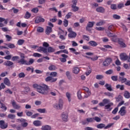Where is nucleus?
<instances>
[{
    "label": "nucleus",
    "mask_w": 130,
    "mask_h": 130,
    "mask_svg": "<svg viewBox=\"0 0 130 130\" xmlns=\"http://www.w3.org/2000/svg\"><path fill=\"white\" fill-rule=\"evenodd\" d=\"M24 43H25V40L20 39L18 41L17 44L18 45H23V44H24Z\"/></svg>",
    "instance_id": "37998d69"
},
{
    "label": "nucleus",
    "mask_w": 130,
    "mask_h": 130,
    "mask_svg": "<svg viewBox=\"0 0 130 130\" xmlns=\"http://www.w3.org/2000/svg\"><path fill=\"white\" fill-rule=\"evenodd\" d=\"M63 25L64 27H68V25H69V21L67 19H64L63 21Z\"/></svg>",
    "instance_id": "774afa93"
},
{
    "label": "nucleus",
    "mask_w": 130,
    "mask_h": 130,
    "mask_svg": "<svg viewBox=\"0 0 130 130\" xmlns=\"http://www.w3.org/2000/svg\"><path fill=\"white\" fill-rule=\"evenodd\" d=\"M33 62H34V60L32 58H30L29 61L27 62V61H26L25 63H24V64H26V66H30L32 64Z\"/></svg>",
    "instance_id": "393cba45"
},
{
    "label": "nucleus",
    "mask_w": 130,
    "mask_h": 130,
    "mask_svg": "<svg viewBox=\"0 0 130 130\" xmlns=\"http://www.w3.org/2000/svg\"><path fill=\"white\" fill-rule=\"evenodd\" d=\"M113 105V103H109L108 105H106L105 106V109L107 110L108 111H111L112 110V108H111V106Z\"/></svg>",
    "instance_id": "ddd939ff"
},
{
    "label": "nucleus",
    "mask_w": 130,
    "mask_h": 130,
    "mask_svg": "<svg viewBox=\"0 0 130 130\" xmlns=\"http://www.w3.org/2000/svg\"><path fill=\"white\" fill-rule=\"evenodd\" d=\"M105 28L103 27H96L95 29L98 30V31H104Z\"/></svg>",
    "instance_id": "052dcab7"
},
{
    "label": "nucleus",
    "mask_w": 130,
    "mask_h": 130,
    "mask_svg": "<svg viewBox=\"0 0 130 130\" xmlns=\"http://www.w3.org/2000/svg\"><path fill=\"white\" fill-rule=\"evenodd\" d=\"M88 44L92 46V47H95L98 45V43L94 41H90L88 42Z\"/></svg>",
    "instance_id": "a211bd4d"
},
{
    "label": "nucleus",
    "mask_w": 130,
    "mask_h": 130,
    "mask_svg": "<svg viewBox=\"0 0 130 130\" xmlns=\"http://www.w3.org/2000/svg\"><path fill=\"white\" fill-rule=\"evenodd\" d=\"M70 72L67 71L66 72V76L68 77V78L69 79V80H72V76H71V75L70 74Z\"/></svg>",
    "instance_id": "680f3d73"
},
{
    "label": "nucleus",
    "mask_w": 130,
    "mask_h": 130,
    "mask_svg": "<svg viewBox=\"0 0 130 130\" xmlns=\"http://www.w3.org/2000/svg\"><path fill=\"white\" fill-rule=\"evenodd\" d=\"M45 81L46 82H51V83H53L57 81V78H54L52 76H49L45 79Z\"/></svg>",
    "instance_id": "6e6552de"
},
{
    "label": "nucleus",
    "mask_w": 130,
    "mask_h": 130,
    "mask_svg": "<svg viewBox=\"0 0 130 130\" xmlns=\"http://www.w3.org/2000/svg\"><path fill=\"white\" fill-rule=\"evenodd\" d=\"M37 111L40 112V113H46V109H38Z\"/></svg>",
    "instance_id": "72a5a7b5"
},
{
    "label": "nucleus",
    "mask_w": 130,
    "mask_h": 130,
    "mask_svg": "<svg viewBox=\"0 0 130 130\" xmlns=\"http://www.w3.org/2000/svg\"><path fill=\"white\" fill-rule=\"evenodd\" d=\"M73 73L74 74H79L80 73V68L78 67H74L73 69Z\"/></svg>",
    "instance_id": "b1692460"
},
{
    "label": "nucleus",
    "mask_w": 130,
    "mask_h": 130,
    "mask_svg": "<svg viewBox=\"0 0 130 130\" xmlns=\"http://www.w3.org/2000/svg\"><path fill=\"white\" fill-rule=\"evenodd\" d=\"M13 64H14V63L9 60L4 63V65L6 66V67H11V66H13Z\"/></svg>",
    "instance_id": "5701e85b"
},
{
    "label": "nucleus",
    "mask_w": 130,
    "mask_h": 130,
    "mask_svg": "<svg viewBox=\"0 0 130 130\" xmlns=\"http://www.w3.org/2000/svg\"><path fill=\"white\" fill-rule=\"evenodd\" d=\"M93 119L94 121H96V122H100V121H101V118H100L99 117H94Z\"/></svg>",
    "instance_id": "603ef678"
},
{
    "label": "nucleus",
    "mask_w": 130,
    "mask_h": 130,
    "mask_svg": "<svg viewBox=\"0 0 130 130\" xmlns=\"http://www.w3.org/2000/svg\"><path fill=\"white\" fill-rule=\"evenodd\" d=\"M96 127L97 128H103L104 127V128H105V124H103V123H101V124H99L98 125H96Z\"/></svg>",
    "instance_id": "4c0bfd02"
},
{
    "label": "nucleus",
    "mask_w": 130,
    "mask_h": 130,
    "mask_svg": "<svg viewBox=\"0 0 130 130\" xmlns=\"http://www.w3.org/2000/svg\"><path fill=\"white\" fill-rule=\"evenodd\" d=\"M30 17H31V14H30L29 12L27 11L25 14V19H29Z\"/></svg>",
    "instance_id": "5fc2aeb1"
},
{
    "label": "nucleus",
    "mask_w": 130,
    "mask_h": 130,
    "mask_svg": "<svg viewBox=\"0 0 130 130\" xmlns=\"http://www.w3.org/2000/svg\"><path fill=\"white\" fill-rule=\"evenodd\" d=\"M4 83L7 86H11V82L10 80L8 79V78H5L4 80Z\"/></svg>",
    "instance_id": "6ab92c4d"
},
{
    "label": "nucleus",
    "mask_w": 130,
    "mask_h": 130,
    "mask_svg": "<svg viewBox=\"0 0 130 130\" xmlns=\"http://www.w3.org/2000/svg\"><path fill=\"white\" fill-rule=\"evenodd\" d=\"M113 18L115 20H119V19H120V16L118 15L117 14H114L113 15Z\"/></svg>",
    "instance_id": "09e8293b"
},
{
    "label": "nucleus",
    "mask_w": 130,
    "mask_h": 130,
    "mask_svg": "<svg viewBox=\"0 0 130 130\" xmlns=\"http://www.w3.org/2000/svg\"><path fill=\"white\" fill-rule=\"evenodd\" d=\"M106 33L109 37H114V35H113V34L109 31H106Z\"/></svg>",
    "instance_id": "0e129e2a"
},
{
    "label": "nucleus",
    "mask_w": 130,
    "mask_h": 130,
    "mask_svg": "<svg viewBox=\"0 0 130 130\" xmlns=\"http://www.w3.org/2000/svg\"><path fill=\"white\" fill-rule=\"evenodd\" d=\"M61 56H62V57L59 58V60L61 61V62H66V61H67V58L69 57L68 55L64 54H61Z\"/></svg>",
    "instance_id": "9d476101"
},
{
    "label": "nucleus",
    "mask_w": 130,
    "mask_h": 130,
    "mask_svg": "<svg viewBox=\"0 0 130 130\" xmlns=\"http://www.w3.org/2000/svg\"><path fill=\"white\" fill-rule=\"evenodd\" d=\"M96 11L98 13H105V9L102 7H99L96 9Z\"/></svg>",
    "instance_id": "dca6fc26"
},
{
    "label": "nucleus",
    "mask_w": 130,
    "mask_h": 130,
    "mask_svg": "<svg viewBox=\"0 0 130 130\" xmlns=\"http://www.w3.org/2000/svg\"><path fill=\"white\" fill-rule=\"evenodd\" d=\"M51 32H52V28L47 26L46 30V34H47V35H49Z\"/></svg>",
    "instance_id": "aec40b11"
},
{
    "label": "nucleus",
    "mask_w": 130,
    "mask_h": 130,
    "mask_svg": "<svg viewBox=\"0 0 130 130\" xmlns=\"http://www.w3.org/2000/svg\"><path fill=\"white\" fill-rule=\"evenodd\" d=\"M66 97L68 98L69 102H71V101H72V99H71V93H70L69 92H67Z\"/></svg>",
    "instance_id": "58836bf2"
},
{
    "label": "nucleus",
    "mask_w": 130,
    "mask_h": 130,
    "mask_svg": "<svg viewBox=\"0 0 130 130\" xmlns=\"http://www.w3.org/2000/svg\"><path fill=\"white\" fill-rule=\"evenodd\" d=\"M50 76L51 77H52L53 78V77H57V72H51L50 73Z\"/></svg>",
    "instance_id": "c03bdc74"
},
{
    "label": "nucleus",
    "mask_w": 130,
    "mask_h": 130,
    "mask_svg": "<svg viewBox=\"0 0 130 130\" xmlns=\"http://www.w3.org/2000/svg\"><path fill=\"white\" fill-rule=\"evenodd\" d=\"M87 119L88 123L89 122H94V118H88Z\"/></svg>",
    "instance_id": "69168bd1"
},
{
    "label": "nucleus",
    "mask_w": 130,
    "mask_h": 130,
    "mask_svg": "<svg viewBox=\"0 0 130 130\" xmlns=\"http://www.w3.org/2000/svg\"><path fill=\"white\" fill-rule=\"evenodd\" d=\"M11 103L13 107L15 109H17L18 110L19 109H20L21 106H20V105L17 104V103L15 102V100H11Z\"/></svg>",
    "instance_id": "0eeeda50"
},
{
    "label": "nucleus",
    "mask_w": 130,
    "mask_h": 130,
    "mask_svg": "<svg viewBox=\"0 0 130 130\" xmlns=\"http://www.w3.org/2000/svg\"><path fill=\"white\" fill-rule=\"evenodd\" d=\"M116 88L117 89H120V90H124V85H116Z\"/></svg>",
    "instance_id": "ea45409f"
},
{
    "label": "nucleus",
    "mask_w": 130,
    "mask_h": 130,
    "mask_svg": "<svg viewBox=\"0 0 130 130\" xmlns=\"http://www.w3.org/2000/svg\"><path fill=\"white\" fill-rule=\"evenodd\" d=\"M103 78H104L103 75H98L96 76V80H101V79H103Z\"/></svg>",
    "instance_id": "6e6d98bb"
},
{
    "label": "nucleus",
    "mask_w": 130,
    "mask_h": 130,
    "mask_svg": "<svg viewBox=\"0 0 130 130\" xmlns=\"http://www.w3.org/2000/svg\"><path fill=\"white\" fill-rule=\"evenodd\" d=\"M61 118L62 121L65 122L69 121V114L67 112H63L61 114Z\"/></svg>",
    "instance_id": "39448f33"
},
{
    "label": "nucleus",
    "mask_w": 130,
    "mask_h": 130,
    "mask_svg": "<svg viewBox=\"0 0 130 130\" xmlns=\"http://www.w3.org/2000/svg\"><path fill=\"white\" fill-rule=\"evenodd\" d=\"M44 21L45 20L44 18H42V17L38 16L36 17L35 22L36 24H38V23H41V22H44Z\"/></svg>",
    "instance_id": "2eb2a0df"
},
{
    "label": "nucleus",
    "mask_w": 130,
    "mask_h": 130,
    "mask_svg": "<svg viewBox=\"0 0 130 130\" xmlns=\"http://www.w3.org/2000/svg\"><path fill=\"white\" fill-rule=\"evenodd\" d=\"M124 96L125 98L128 99V98H130L129 92H128V91H125V92L124 93Z\"/></svg>",
    "instance_id": "79ce46f5"
},
{
    "label": "nucleus",
    "mask_w": 130,
    "mask_h": 130,
    "mask_svg": "<svg viewBox=\"0 0 130 130\" xmlns=\"http://www.w3.org/2000/svg\"><path fill=\"white\" fill-rule=\"evenodd\" d=\"M42 130H51V127L48 125L42 126L41 127Z\"/></svg>",
    "instance_id": "412c9836"
},
{
    "label": "nucleus",
    "mask_w": 130,
    "mask_h": 130,
    "mask_svg": "<svg viewBox=\"0 0 130 130\" xmlns=\"http://www.w3.org/2000/svg\"><path fill=\"white\" fill-rule=\"evenodd\" d=\"M8 47H9V48H15V47H16V46H15V44H12V43H10L9 44L7 45Z\"/></svg>",
    "instance_id": "de8ad7c7"
},
{
    "label": "nucleus",
    "mask_w": 130,
    "mask_h": 130,
    "mask_svg": "<svg viewBox=\"0 0 130 130\" xmlns=\"http://www.w3.org/2000/svg\"><path fill=\"white\" fill-rule=\"evenodd\" d=\"M111 62H112V59L108 58L103 62V66H104V67H108Z\"/></svg>",
    "instance_id": "423d86ee"
},
{
    "label": "nucleus",
    "mask_w": 130,
    "mask_h": 130,
    "mask_svg": "<svg viewBox=\"0 0 130 130\" xmlns=\"http://www.w3.org/2000/svg\"><path fill=\"white\" fill-rule=\"evenodd\" d=\"M83 90H84V91H85V92H86V93H87L89 95H91V91H90V89H89V88L87 87H83Z\"/></svg>",
    "instance_id": "c85d7f7f"
},
{
    "label": "nucleus",
    "mask_w": 130,
    "mask_h": 130,
    "mask_svg": "<svg viewBox=\"0 0 130 130\" xmlns=\"http://www.w3.org/2000/svg\"><path fill=\"white\" fill-rule=\"evenodd\" d=\"M33 88L37 89V92L40 94H43V95H47L48 93V86L44 84H41L38 85L37 84H34L32 85Z\"/></svg>",
    "instance_id": "f257e3e1"
},
{
    "label": "nucleus",
    "mask_w": 130,
    "mask_h": 130,
    "mask_svg": "<svg viewBox=\"0 0 130 130\" xmlns=\"http://www.w3.org/2000/svg\"><path fill=\"white\" fill-rule=\"evenodd\" d=\"M113 70L110 69L106 71L105 74H106V75H113Z\"/></svg>",
    "instance_id": "a19ab883"
},
{
    "label": "nucleus",
    "mask_w": 130,
    "mask_h": 130,
    "mask_svg": "<svg viewBox=\"0 0 130 130\" xmlns=\"http://www.w3.org/2000/svg\"><path fill=\"white\" fill-rule=\"evenodd\" d=\"M6 88V85L4 83H2L0 85V91H2V90L5 89Z\"/></svg>",
    "instance_id": "bf43d9fd"
},
{
    "label": "nucleus",
    "mask_w": 130,
    "mask_h": 130,
    "mask_svg": "<svg viewBox=\"0 0 130 130\" xmlns=\"http://www.w3.org/2000/svg\"><path fill=\"white\" fill-rule=\"evenodd\" d=\"M37 51H38L39 52H41V51H43L44 53H46V54H47V52H54V51H55V49L51 47H49L48 48V49L43 47H39L37 49Z\"/></svg>",
    "instance_id": "f03ea898"
},
{
    "label": "nucleus",
    "mask_w": 130,
    "mask_h": 130,
    "mask_svg": "<svg viewBox=\"0 0 130 130\" xmlns=\"http://www.w3.org/2000/svg\"><path fill=\"white\" fill-rule=\"evenodd\" d=\"M111 9H112V10H116V9H117V7L116 4H112L111 5Z\"/></svg>",
    "instance_id": "338daca9"
},
{
    "label": "nucleus",
    "mask_w": 130,
    "mask_h": 130,
    "mask_svg": "<svg viewBox=\"0 0 130 130\" xmlns=\"http://www.w3.org/2000/svg\"><path fill=\"white\" fill-rule=\"evenodd\" d=\"M5 37L7 39V41H8V42H10V41H11V40H12V37L8 35H6L5 36Z\"/></svg>",
    "instance_id": "e2e57ef3"
},
{
    "label": "nucleus",
    "mask_w": 130,
    "mask_h": 130,
    "mask_svg": "<svg viewBox=\"0 0 130 130\" xmlns=\"http://www.w3.org/2000/svg\"><path fill=\"white\" fill-rule=\"evenodd\" d=\"M94 24H95V22L94 21H89L87 23V26L86 27V29L87 31H90V28H92L93 26H94Z\"/></svg>",
    "instance_id": "1a4fd4ad"
},
{
    "label": "nucleus",
    "mask_w": 130,
    "mask_h": 130,
    "mask_svg": "<svg viewBox=\"0 0 130 130\" xmlns=\"http://www.w3.org/2000/svg\"><path fill=\"white\" fill-rule=\"evenodd\" d=\"M103 102L105 104H108V103H110V100H109V99H105L103 100Z\"/></svg>",
    "instance_id": "8fccbe9b"
},
{
    "label": "nucleus",
    "mask_w": 130,
    "mask_h": 130,
    "mask_svg": "<svg viewBox=\"0 0 130 130\" xmlns=\"http://www.w3.org/2000/svg\"><path fill=\"white\" fill-rule=\"evenodd\" d=\"M32 56H34L35 57H41L42 55L38 53H35L33 54Z\"/></svg>",
    "instance_id": "3c124183"
},
{
    "label": "nucleus",
    "mask_w": 130,
    "mask_h": 130,
    "mask_svg": "<svg viewBox=\"0 0 130 130\" xmlns=\"http://www.w3.org/2000/svg\"><path fill=\"white\" fill-rule=\"evenodd\" d=\"M105 95L106 96H108V97H111V98H113V96H114V94L113 93H110L109 92H105Z\"/></svg>",
    "instance_id": "f704fd0d"
},
{
    "label": "nucleus",
    "mask_w": 130,
    "mask_h": 130,
    "mask_svg": "<svg viewBox=\"0 0 130 130\" xmlns=\"http://www.w3.org/2000/svg\"><path fill=\"white\" fill-rule=\"evenodd\" d=\"M20 57H19V56H13L12 58V60L13 61H17V62H18V60H19Z\"/></svg>",
    "instance_id": "c9c22d12"
},
{
    "label": "nucleus",
    "mask_w": 130,
    "mask_h": 130,
    "mask_svg": "<svg viewBox=\"0 0 130 130\" xmlns=\"http://www.w3.org/2000/svg\"><path fill=\"white\" fill-rule=\"evenodd\" d=\"M0 126L1 128H7L8 127V123H5V121L1 120L0 121Z\"/></svg>",
    "instance_id": "4468645a"
},
{
    "label": "nucleus",
    "mask_w": 130,
    "mask_h": 130,
    "mask_svg": "<svg viewBox=\"0 0 130 130\" xmlns=\"http://www.w3.org/2000/svg\"><path fill=\"white\" fill-rule=\"evenodd\" d=\"M34 124L35 126H40V125H41V121L39 120L34 121Z\"/></svg>",
    "instance_id": "a878e982"
},
{
    "label": "nucleus",
    "mask_w": 130,
    "mask_h": 130,
    "mask_svg": "<svg viewBox=\"0 0 130 130\" xmlns=\"http://www.w3.org/2000/svg\"><path fill=\"white\" fill-rule=\"evenodd\" d=\"M68 37L72 39L76 38L77 37V33L75 32H70L68 34Z\"/></svg>",
    "instance_id": "f3484780"
},
{
    "label": "nucleus",
    "mask_w": 130,
    "mask_h": 130,
    "mask_svg": "<svg viewBox=\"0 0 130 130\" xmlns=\"http://www.w3.org/2000/svg\"><path fill=\"white\" fill-rule=\"evenodd\" d=\"M73 13L72 12H69L67 15L65 16L66 19H70L72 17Z\"/></svg>",
    "instance_id": "864d4df0"
},
{
    "label": "nucleus",
    "mask_w": 130,
    "mask_h": 130,
    "mask_svg": "<svg viewBox=\"0 0 130 130\" xmlns=\"http://www.w3.org/2000/svg\"><path fill=\"white\" fill-rule=\"evenodd\" d=\"M105 86L107 88L108 91H113L112 88L111 87V85L108 84H106Z\"/></svg>",
    "instance_id": "473e14b6"
},
{
    "label": "nucleus",
    "mask_w": 130,
    "mask_h": 130,
    "mask_svg": "<svg viewBox=\"0 0 130 130\" xmlns=\"http://www.w3.org/2000/svg\"><path fill=\"white\" fill-rule=\"evenodd\" d=\"M7 117L10 119H15V118H16V115L12 114H8Z\"/></svg>",
    "instance_id": "7c9ffc66"
},
{
    "label": "nucleus",
    "mask_w": 130,
    "mask_h": 130,
    "mask_svg": "<svg viewBox=\"0 0 130 130\" xmlns=\"http://www.w3.org/2000/svg\"><path fill=\"white\" fill-rule=\"evenodd\" d=\"M111 80H112V81H113L114 82H117L118 79V76H111Z\"/></svg>",
    "instance_id": "49530a36"
},
{
    "label": "nucleus",
    "mask_w": 130,
    "mask_h": 130,
    "mask_svg": "<svg viewBox=\"0 0 130 130\" xmlns=\"http://www.w3.org/2000/svg\"><path fill=\"white\" fill-rule=\"evenodd\" d=\"M119 82H121L122 84H123V83H125L127 81L126 78H123L122 77H119Z\"/></svg>",
    "instance_id": "cd10ccee"
},
{
    "label": "nucleus",
    "mask_w": 130,
    "mask_h": 130,
    "mask_svg": "<svg viewBox=\"0 0 130 130\" xmlns=\"http://www.w3.org/2000/svg\"><path fill=\"white\" fill-rule=\"evenodd\" d=\"M105 24V21L104 20H101L99 22L96 23V26H102V25H104Z\"/></svg>",
    "instance_id": "2f4dec72"
},
{
    "label": "nucleus",
    "mask_w": 130,
    "mask_h": 130,
    "mask_svg": "<svg viewBox=\"0 0 130 130\" xmlns=\"http://www.w3.org/2000/svg\"><path fill=\"white\" fill-rule=\"evenodd\" d=\"M20 56L21 59L17 60V63H19L20 64H24L26 63V60H25V54L23 53H20Z\"/></svg>",
    "instance_id": "20e7f679"
},
{
    "label": "nucleus",
    "mask_w": 130,
    "mask_h": 130,
    "mask_svg": "<svg viewBox=\"0 0 130 130\" xmlns=\"http://www.w3.org/2000/svg\"><path fill=\"white\" fill-rule=\"evenodd\" d=\"M48 69L49 71H55V70L57 69L56 66L54 64H50V66L48 67Z\"/></svg>",
    "instance_id": "4be33fe9"
},
{
    "label": "nucleus",
    "mask_w": 130,
    "mask_h": 130,
    "mask_svg": "<svg viewBox=\"0 0 130 130\" xmlns=\"http://www.w3.org/2000/svg\"><path fill=\"white\" fill-rule=\"evenodd\" d=\"M118 43L119 45H120L121 47H125L126 46L125 44L123 43V41H122V40H119Z\"/></svg>",
    "instance_id": "bb28decb"
},
{
    "label": "nucleus",
    "mask_w": 130,
    "mask_h": 130,
    "mask_svg": "<svg viewBox=\"0 0 130 130\" xmlns=\"http://www.w3.org/2000/svg\"><path fill=\"white\" fill-rule=\"evenodd\" d=\"M37 31L39 33H42L44 31V29L42 27L39 26L37 27Z\"/></svg>",
    "instance_id": "e433bc0d"
},
{
    "label": "nucleus",
    "mask_w": 130,
    "mask_h": 130,
    "mask_svg": "<svg viewBox=\"0 0 130 130\" xmlns=\"http://www.w3.org/2000/svg\"><path fill=\"white\" fill-rule=\"evenodd\" d=\"M125 107L123 106L120 108L119 113H120L121 116H123V115H125V113H126V111H125Z\"/></svg>",
    "instance_id": "f8f14e48"
},
{
    "label": "nucleus",
    "mask_w": 130,
    "mask_h": 130,
    "mask_svg": "<svg viewBox=\"0 0 130 130\" xmlns=\"http://www.w3.org/2000/svg\"><path fill=\"white\" fill-rule=\"evenodd\" d=\"M120 57L121 60H126L128 58V56H127L126 53H123L120 54Z\"/></svg>",
    "instance_id": "9b49d317"
},
{
    "label": "nucleus",
    "mask_w": 130,
    "mask_h": 130,
    "mask_svg": "<svg viewBox=\"0 0 130 130\" xmlns=\"http://www.w3.org/2000/svg\"><path fill=\"white\" fill-rule=\"evenodd\" d=\"M72 8L73 12H78V11H79V7H77L76 5H72Z\"/></svg>",
    "instance_id": "c756f323"
},
{
    "label": "nucleus",
    "mask_w": 130,
    "mask_h": 130,
    "mask_svg": "<svg viewBox=\"0 0 130 130\" xmlns=\"http://www.w3.org/2000/svg\"><path fill=\"white\" fill-rule=\"evenodd\" d=\"M25 73H23V72H21L18 75V77L19 78H25Z\"/></svg>",
    "instance_id": "13d9d810"
},
{
    "label": "nucleus",
    "mask_w": 130,
    "mask_h": 130,
    "mask_svg": "<svg viewBox=\"0 0 130 130\" xmlns=\"http://www.w3.org/2000/svg\"><path fill=\"white\" fill-rule=\"evenodd\" d=\"M82 92H81V91L78 90L77 92V97L78 98V99H79V100H81L82 97Z\"/></svg>",
    "instance_id": "a18cd8bd"
},
{
    "label": "nucleus",
    "mask_w": 130,
    "mask_h": 130,
    "mask_svg": "<svg viewBox=\"0 0 130 130\" xmlns=\"http://www.w3.org/2000/svg\"><path fill=\"white\" fill-rule=\"evenodd\" d=\"M53 107L57 110H61L63 107V101L62 99H59L58 104H55Z\"/></svg>",
    "instance_id": "7ed1b4c3"
},
{
    "label": "nucleus",
    "mask_w": 130,
    "mask_h": 130,
    "mask_svg": "<svg viewBox=\"0 0 130 130\" xmlns=\"http://www.w3.org/2000/svg\"><path fill=\"white\" fill-rule=\"evenodd\" d=\"M1 108H2V109H3L4 111H6V110H7V107H6V106H5L3 103H1Z\"/></svg>",
    "instance_id": "4d7b16f0"
}]
</instances>
